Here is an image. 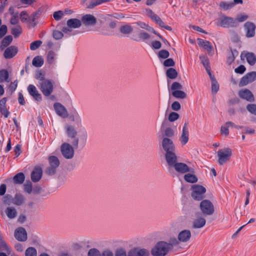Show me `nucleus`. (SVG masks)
Returning a JSON list of instances; mask_svg holds the SVG:
<instances>
[{
    "mask_svg": "<svg viewBox=\"0 0 256 256\" xmlns=\"http://www.w3.org/2000/svg\"><path fill=\"white\" fill-rule=\"evenodd\" d=\"M200 58L204 66L205 67L206 70L208 72V75L212 74L210 72V67L209 66V62L208 58L204 56H200Z\"/></svg>",
    "mask_w": 256,
    "mask_h": 256,
    "instance_id": "40",
    "label": "nucleus"
},
{
    "mask_svg": "<svg viewBox=\"0 0 256 256\" xmlns=\"http://www.w3.org/2000/svg\"><path fill=\"white\" fill-rule=\"evenodd\" d=\"M24 190L26 192H28V194H30L32 192V186L31 182H26L24 185Z\"/></svg>",
    "mask_w": 256,
    "mask_h": 256,
    "instance_id": "54",
    "label": "nucleus"
},
{
    "mask_svg": "<svg viewBox=\"0 0 256 256\" xmlns=\"http://www.w3.org/2000/svg\"><path fill=\"white\" fill-rule=\"evenodd\" d=\"M245 56L247 62L250 64L252 66L256 63V56L252 52H248L246 54Z\"/></svg>",
    "mask_w": 256,
    "mask_h": 256,
    "instance_id": "38",
    "label": "nucleus"
},
{
    "mask_svg": "<svg viewBox=\"0 0 256 256\" xmlns=\"http://www.w3.org/2000/svg\"><path fill=\"white\" fill-rule=\"evenodd\" d=\"M25 256H37V252L35 248L30 247L25 252Z\"/></svg>",
    "mask_w": 256,
    "mask_h": 256,
    "instance_id": "47",
    "label": "nucleus"
},
{
    "mask_svg": "<svg viewBox=\"0 0 256 256\" xmlns=\"http://www.w3.org/2000/svg\"><path fill=\"white\" fill-rule=\"evenodd\" d=\"M24 198L23 196L20 194H16L13 199V204L16 206H20L24 202Z\"/></svg>",
    "mask_w": 256,
    "mask_h": 256,
    "instance_id": "39",
    "label": "nucleus"
},
{
    "mask_svg": "<svg viewBox=\"0 0 256 256\" xmlns=\"http://www.w3.org/2000/svg\"><path fill=\"white\" fill-rule=\"evenodd\" d=\"M230 127H234L238 129L240 128L239 126H236L233 122H228L221 126L220 130V134L227 136L229 134L228 128Z\"/></svg>",
    "mask_w": 256,
    "mask_h": 256,
    "instance_id": "22",
    "label": "nucleus"
},
{
    "mask_svg": "<svg viewBox=\"0 0 256 256\" xmlns=\"http://www.w3.org/2000/svg\"><path fill=\"white\" fill-rule=\"evenodd\" d=\"M6 98H4L0 100V111L5 118H8L10 112L6 108Z\"/></svg>",
    "mask_w": 256,
    "mask_h": 256,
    "instance_id": "33",
    "label": "nucleus"
},
{
    "mask_svg": "<svg viewBox=\"0 0 256 256\" xmlns=\"http://www.w3.org/2000/svg\"><path fill=\"white\" fill-rule=\"evenodd\" d=\"M191 189L192 198L196 200H202L206 192V188L201 185L194 184L192 186Z\"/></svg>",
    "mask_w": 256,
    "mask_h": 256,
    "instance_id": "3",
    "label": "nucleus"
},
{
    "mask_svg": "<svg viewBox=\"0 0 256 256\" xmlns=\"http://www.w3.org/2000/svg\"><path fill=\"white\" fill-rule=\"evenodd\" d=\"M28 91L30 94L36 101H40L42 100L41 94L38 92L36 87L30 84L28 87Z\"/></svg>",
    "mask_w": 256,
    "mask_h": 256,
    "instance_id": "21",
    "label": "nucleus"
},
{
    "mask_svg": "<svg viewBox=\"0 0 256 256\" xmlns=\"http://www.w3.org/2000/svg\"><path fill=\"white\" fill-rule=\"evenodd\" d=\"M164 66L166 67L172 66H174V62L172 58H168L164 62Z\"/></svg>",
    "mask_w": 256,
    "mask_h": 256,
    "instance_id": "63",
    "label": "nucleus"
},
{
    "mask_svg": "<svg viewBox=\"0 0 256 256\" xmlns=\"http://www.w3.org/2000/svg\"><path fill=\"white\" fill-rule=\"evenodd\" d=\"M48 162L50 166L46 170V173L50 176L53 175L60 165L59 160L55 156H50L48 158Z\"/></svg>",
    "mask_w": 256,
    "mask_h": 256,
    "instance_id": "10",
    "label": "nucleus"
},
{
    "mask_svg": "<svg viewBox=\"0 0 256 256\" xmlns=\"http://www.w3.org/2000/svg\"><path fill=\"white\" fill-rule=\"evenodd\" d=\"M162 145L166 153L175 151V146L171 138H164L162 139Z\"/></svg>",
    "mask_w": 256,
    "mask_h": 256,
    "instance_id": "14",
    "label": "nucleus"
},
{
    "mask_svg": "<svg viewBox=\"0 0 256 256\" xmlns=\"http://www.w3.org/2000/svg\"><path fill=\"white\" fill-rule=\"evenodd\" d=\"M56 54L52 51H50L48 54L47 60L49 64H52L54 60Z\"/></svg>",
    "mask_w": 256,
    "mask_h": 256,
    "instance_id": "55",
    "label": "nucleus"
},
{
    "mask_svg": "<svg viewBox=\"0 0 256 256\" xmlns=\"http://www.w3.org/2000/svg\"><path fill=\"white\" fill-rule=\"evenodd\" d=\"M256 80V72H252L247 74L246 76L242 78L241 79L239 86H246L250 82H252Z\"/></svg>",
    "mask_w": 256,
    "mask_h": 256,
    "instance_id": "16",
    "label": "nucleus"
},
{
    "mask_svg": "<svg viewBox=\"0 0 256 256\" xmlns=\"http://www.w3.org/2000/svg\"><path fill=\"white\" fill-rule=\"evenodd\" d=\"M67 26L64 27L62 29L63 32L70 34L73 28H80L82 25V22L78 18H71L66 22Z\"/></svg>",
    "mask_w": 256,
    "mask_h": 256,
    "instance_id": "9",
    "label": "nucleus"
},
{
    "mask_svg": "<svg viewBox=\"0 0 256 256\" xmlns=\"http://www.w3.org/2000/svg\"><path fill=\"white\" fill-rule=\"evenodd\" d=\"M238 52L236 50L231 51V53L228 58V62L229 64H230L234 60L235 57L238 56Z\"/></svg>",
    "mask_w": 256,
    "mask_h": 256,
    "instance_id": "49",
    "label": "nucleus"
},
{
    "mask_svg": "<svg viewBox=\"0 0 256 256\" xmlns=\"http://www.w3.org/2000/svg\"><path fill=\"white\" fill-rule=\"evenodd\" d=\"M210 78L212 81V92L216 94L218 90L219 84L216 81L214 77L212 74L210 75Z\"/></svg>",
    "mask_w": 256,
    "mask_h": 256,
    "instance_id": "37",
    "label": "nucleus"
},
{
    "mask_svg": "<svg viewBox=\"0 0 256 256\" xmlns=\"http://www.w3.org/2000/svg\"><path fill=\"white\" fill-rule=\"evenodd\" d=\"M53 37L56 40H60L64 36V34L62 32L54 30L53 32Z\"/></svg>",
    "mask_w": 256,
    "mask_h": 256,
    "instance_id": "61",
    "label": "nucleus"
},
{
    "mask_svg": "<svg viewBox=\"0 0 256 256\" xmlns=\"http://www.w3.org/2000/svg\"><path fill=\"white\" fill-rule=\"evenodd\" d=\"M175 151L166 153L165 158L170 170L173 168V166L178 162V157L174 152Z\"/></svg>",
    "mask_w": 256,
    "mask_h": 256,
    "instance_id": "12",
    "label": "nucleus"
},
{
    "mask_svg": "<svg viewBox=\"0 0 256 256\" xmlns=\"http://www.w3.org/2000/svg\"><path fill=\"white\" fill-rule=\"evenodd\" d=\"M246 109L251 114L256 115V104H248L246 106Z\"/></svg>",
    "mask_w": 256,
    "mask_h": 256,
    "instance_id": "58",
    "label": "nucleus"
},
{
    "mask_svg": "<svg viewBox=\"0 0 256 256\" xmlns=\"http://www.w3.org/2000/svg\"><path fill=\"white\" fill-rule=\"evenodd\" d=\"M120 32L124 34H129L133 31L132 28L130 25H124L120 28Z\"/></svg>",
    "mask_w": 256,
    "mask_h": 256,
    "instance_id": "43",
    "label": "nucleus"
},
{
    "mask_svg": "<svg viewBox=\"0 0 256 256\" xmlns=\"http://www.w3.org/2000/svg\"><path fill=\"white\" fill-rule=\"evenodd\" d=\"M12 37L11 36H6L2 41L0 46V50H2L8 46L12 42Z\"/></svg>",
    "mask_w": 256,
    "mask_h": 256,
    "instance_id": "36",
    "label": "nucleus"
},
{
    "mask_svg": "<svg viewBox=\"0 0 256 256\" xmlns=\"http://www.w3.org/2000/svg\"><path fill=\"white\" fill-rule=\"evenodd\" d=\"M170 56L169 52L166 50H161L158 52V56L162 58H168Z\"/></svg>",
    "mask_w": 256,
    "mask_h": 256,
    "instance_id": "60",
    "label": "nucleus"
},
{
    "mask_svg": "<svg viewBox=\"0 0 256 256\" xmlns=\"http://www.w3.org/2000/svg\"><path fill=\"white\" fill-rule=\"evenodd\" d=\"M20 18L22 22H28L29 16L25 11L22 12L20 14Z\"/></svg>",
    "mask_w": 256,
    "mask_h": 256,
    "instance_id": "53",
    "label": "nucleus"
},
{
    "mask_svg": "<svg viewBox=\"0 0 256 256\" xmlns=\"http://www.w3.org/2000/svg\"><path fill=\"white\" fill-rule=\"evenodd\" d=\"M175 170L180 174H186L188 172H192V168L189 167L186 164L183 162H177L173 166Z\"/></svg>",
    "mask_w": 256,
    "mask_h": 256,
    "instance_id": "17",
    "label": "nucleus"
},
{
    "mask_svg": "<svg viewBox=\"0 0 256 256\" xmlns=\"http://www.w3.org/2000/svg\"><path fill=\"white\" fill-rule=\"evenodd\" d=\"M40 15V10H37L29 16L28 24L30 27L34 28L36 24V20H38Z\"/></svg>",
    "mask_w": 256,
    "mask_h": 256,
    "instance_id": "28",
    "label": "nucleus"
},
{
    "mask_svg": "<svg viewBox=\"0 0 256 256\" xmlns=\"http://www.w3.org/2000/svg\"><path fill=\"white\" fill-rule=\"evenodd\" d=\"M74 148L68 142L62 144L60 150L62 156L66 159H72L74 156Z\"/></svg>",
    "mask_w": 256,
    "mask_h": 256,
    "instance_id": "7",
    "label": "nucleus"
},
{
    "mask_svg": "<svg viewBox=\"0 0 256 256\" xmlns=\"http://www.w3.org/2000/svg\"><path fill=\"white\" fill-rule=\"evenodd\" d=\"M145 12L148 17L150 18L154 22L161 27L170 31L172 30V28L168 26H166L164 22L162 20L160 17L155 14L152 10L146 9Z\"/></svg>",
    "mask_w": 256,
    "mask_h": 256,
    "instance_id": "6",
    "label": "nucleus"
},
{
    "mask_svg": "<svg viewBox=\"0 0 256 256\" xmlns=\"http://www.w3.org/2000/svg\"><path fill=\"white\" fill-rule=\"evenodd\" d=\"M232 154V150L229 148L218 150V164L220 165H223L230 160Z\"/></svg>",
    "mask_w": 256,
    "mask_h": 256,
    "instance_id": "5",
    "label": "nucleus"
},
{
    "mask_svg": "<svg viewBox=\"0 0 256 256\" xmlns=\"http://www.w3.org/2000/svg\"><path fill=\"white\" fill-rule=\"evenodd\" d=\"M42 44L41 40H36L32 42L30 45V48L32 50H34L38 48Z\"/></svg>",
    "mask_w": 256,
    "mask_h": 256,
    "instance_id": "51",
    "label": "nucleus"
},
{
    "mask_svg": "<svg viewBox=\"0 0 256 256\" xmlns=\"http://www.w3.org/2000/svg\"><path fill=\"white\" fill-rule=\"evenodd\" d=\"M170 251L167 246V242L160 241L158 242L151 250L153 256H165Z\"/></svg>",
    "mask_w": 256,
    "mask_h": 256,
    "instance_id": "1",
    "label": "nucleus"
},
{
    "mask_svg": "<svg viewBox=\"0 0 256 256\" xmlns=\"http://www.w3.org/2000/svg\"><path fill=\"white\" fill-rule=\"evenodd\" d=\"M166 75L170 78L174 79L178 76V72L174 68H170L167 70Z\"/></svg>",
    "mask_w": 256,
    "mask_h": 256,
    "instance_id": "44",
    "label": "nucleus"
},
{
    "mask_svg": "<svg viewBox=\"0 0 256 256\" xmlns=\"http://www.w3.org/2000/svg\"><path fill=\"white\" fill-rule=\"evenodd\" d=\"M38 87L43 94L46 96H49L53 92V84L52 82L48 80L40 82Z\"/></svg>",
    "mask_w": 256,
    "mask_h": 256,
    "instance_id": "8",
    "label": "nucleus"
},
{
    "mask_svg": "<svg viewBox=\"0 0 256 256\" xmlns=\"http://www.w3.org/2000/svg\"><path fill=\"white\" fill-rule=\"evenodd\" d=\"M14 236L19 241H26L27 239V234L25 229L21 227L16 230Z\"/></svg>",
    "mask_w": 256,
    "mask_h": 256,
    "instance_id": "20",
    "label": "nucleus"
},
{
    "mask_svg": "<svg viewBox=\"0 0 256 256\" xmlns=\"http://www.w3.org/2000/svg\"><path fill=\"white\" fill-rule=\"evenodd\" d=\"M189 140V132L187 126V124L185 123L182 128V133L180 140L182 144H186Z\"/></svg>",
    "mask_w": 256,
    "mask_h": 256,
    "instance_id": "24",
    "label": "nucleus"
},
{
    "mask_svg": "<svg viewBox=\"0 0 256 256\" xmlns=\"http://www.w3.org/2000/svg\"><path fill=\"white\" fill-rule=\"evenodd\" d=\"M24 176L22 172H19L14 177V180L16 184H22L24 180Z\"/></svg>",
    "mask_w": 256,
    "mask_h": 256,
    "instance_id": "41",
    "label": "nucleus"
},
{
    "mask_svg": "<svg viewBox=\"0 0 256 256\" xmlns=\"http://www.w3.org/2000/svg\"><path fill=\"white\" fill-rule=\"evenodd\" d=\"M206 224V220L204 216H202L200 212L196 214L195 218L192 224V228L194 229L202 228Z\"/></svg>",
    "mask_w": 256,
    "mask_h": 256,
    "instance_id": "11",
    "label": "nucleus"
},
{
    "mask_svg": "<svg viewBox=\"0 0 256 256\" xmlns=\"http://www.w3.org/2000/svg\"><path fill=\"white\" fill-rule=\"evenodd\" d=\"M88 256H100V254L98 250L92 248L88 251Z\"/></svg>",
    "mask_w": 256,
    "mask_h": 256,
    "instance_id": "62",
    "label": "nucleus"
},
{
    "mask_svg": "<svg viewBox=\"0 0 256 256\" xmlns=\"http://www.w3.org/2000/svg\"><path fill=\"white\" fill-rule=\"evenodd\" d=\"M244 28L246 31V36L248 38L253 37L255 34L256 26L251 22H246L244 24Z\"/></svg>",
    "mask_w": 256,
    "mask_h": 256,
    "instance_id": "26",
    "label": "nucleus"
},
{
    "mask_svg": "<svg viewBox=\"0 0 256 256\" xmlns=\"http://www.w3.org/2000/svg\"><path fill=\"white\" fill-rule=\"evenodd\" d=\"M194 173V172L193 168L192 172H188L187 174L186 173L184 176V180L186 182L190 184L196 183L198 180V178Z\"/></svg>",
    "mask_w": 256,
    "mask_h": 256,
    "instance_id": "29",
    "label": "nucleus"
},
{
    "mask_svg": "<svg viewBox=\"0 0 256 256\" xmlns=\"http://www.w3.org/2000/svg\"><path fill=\"white\" fill-rule=\"evenodd\" d=\"M149 252L146 249L134 248L128 252V256H148Z\"/></svg>",
    "mask_w": 256,
    "mask_h": 256,
    "instance_id": "25",
    "label": "nucleus"
},
{
    "mask_svg": "<svg viewBox=\"0 0 256 256\" xmlns=\"http://www.w3.org/2000/svg\"><path fill=\"white\" fill-rule=\"evenodd\" d=\"M66 135L71 139L70 142L76 148H78L79 139L77 136V132L74 126L71 125H67L66 126Z\"/></svg>",
    "mask_w": 256,
    "mask_h": 256,
    "instance_id": "4",
    "label": "nucleus"
},
{
    "mask_svg": "<svg viewBox=\"0 0 256 256\" xmlns=\"http://www.w3.org/2000/svg\"><path fill=\"white\" fill-rule=\"evenodd\" d=\"M182 88V85L178 82H174L172 86L170 89L172 92L177 91Z\"/></svg>",
    "mask_w": 256,
    "mask_h": 256,
    "instance_id": "52",
    "label": "nucleus"
},
{
    "mask_svg": "<svg viewBox=\"0 0 256 256\" xmlns=\"http://www.w3.org/2000/svg\"><path fill=\"white\" fill-rule=\"evenodd\" d=\"M174 135V132L173 129L170 127H168L164 130L162 133V138H172Z\"/></svg>",
    "mask_w": 256,
    "mask_h": 256,
    "instance_id": "34",
    "label": "nucleus"
},
{
    "mask_svg": "<svg viewBox=\"0 0 256 256\" xmlns=\"http://www.w3.org/2000/svg\"><path fill=\"white\" fill-rule=\"evenodd\" d=\"M114 256H128V254L124 248H119L116 250Z\"/></svg>",
    "mask_w": 256,
    "mask_h": 256,
    "instance_id": "50",
    "label": "nucleus"
},
{
    "mask_svg": "<svg viewBox=\"0 0 256 256\" xmlns=\"http://www.w3.org/2000/svg\"><path fill=\"white\" fill-rule=\"evenodd\" d=\"M64 16V12L62 10L55 12L53 14V17L56 20H60Z\"/></svg>",
    "mask_w": 256,
    "mask_h": 256,
    "instance_id": "56",
    "label": "nucleus"
},
{
    "mask_svg": "<svg viewBox=\"0 0 256 256\" xmlns=\"http://www.w3.org/2000/svg\"><path fill=\"white\" fill-rule=\"evenodd\" d=\"M18 52V48L15 46L8 48L4 52V56L6 58H11Z\"/></svg>",
    "mask_w": 256,
    "mask_h": 256,
    "instance_id": "30",
    "label": "nucleus"
},
{
    "mask_svg": "<svg viewBox=\"0 0 256 256\" xmlns=\"http://www.w3.org/2000/svg\"><path fill=\"white\" fill-rule=\"evenodd\" d=\"M22 32V29L20 27L13 28L12 30V34L15 36H18Z\"/></svg>",
    "mask_w": 256,
    "mask_h": 256,
    "instance_id": "64",
    "label": "nucleus"
},
{
    "mask_svg": "<svg viewBox=\"0 0 256 256\" xmlns=\"http://www.w3.org/2000/svg\"><path fill=\"white\" fill-rule=\"evenodd\" d=\"M6 214L10 219H14L16 218L18 212L14 207H8L6 210Z\"/></svg>",
    "mask_w": 256,
    "mask_h": 256,
    "instance_id": "35",
    "label": "nucleus"
},
{
    "mask_svg": "<svg viewBox=\"0 0 256 256\" xmlns=\"http://www.w3.org/2000/svg\"><path fill=\"white\" fill-rule=\"evenodd\" d=\"M172 95L177 98L184 99L186 97V94L184 92L180 90L172 92Z\"/></svg>",
    "mask_w": 256,
    "mask_h": 256,
    "instance_id": "45",
    "label": "nucleus"
},
{
    "mask_svg": "<svg viewBox=\"0 0 256 256\" xmlns=\"http://www.w3.org/2000/svg\"><path fill=\"white\" fill-rule=\"evenodd\" d=\"M178 236L181 243H186L192 238V232L190 230L186 229L180 231Z\"/></svg>",
    "mask_w": 256,
    "mask_h": 256,
    "instance_id": "18",
    "label": "nucleus"
},
{
    "mask_svg": "<svg viewBox=\"0 0 256 256\" xmlns=\"http://www.w3.org/2000/svg\"><path fill=\"white\" fill-rule=\"evenodd\" d=\"M199 208L202 214L204 216H212L215 212L214 205L208 200H202L200 204Z\"/></svg>",
    "mask_w": 256,
    "mask_h": 256,
    "instance_id": "2",
    "label": "nucleus"
},
{
    "mask_svg": "<svg viewBox=\"0 0 256 256\" xmlns=\"http://www.w3.org/2000/svg\"><path fill=\"white\" fill-rule=\"evenodd\" d=\"M81 22L86 26H94L96 23V18L92 14H86L82 16Z\"/></svg>",
    "mask_w": 256,
    "mask_h": 256,
    "instance_id": "19",
    "label": "nucleus"
},
{
    "mask_svg": "<svg viewBox=\"0 0 256 256\" xmlns=\"http://www.w3.org/2000/svg\"><path fill=\"white\" fill-rule=\"evenodd\" d=\"M198 46L202 47L208 52H210L212 50L213 47L210 42L200 38L198 39Z\"/></svg>",
    "mask_w": 256,
    "mask_h": 256,
    "instance_id": "32",
    "label": "nucleus"
},
{
    "mask_svg": "<svg viewBox=\"0 0 256 256\" xmlns=\"http://www.w3.org/2000/svg\"><path fill=\"white\" fill-rule=\"evenodd\" d=\"M42 169L39 166H36L31 174V178L32 182H37L40 180L42 176Z\"/></svg>",
    "mask_w": 256,
    "mask_h": 256,
    "instance_id": "27",
    "label": "nucleus"
},
{
    "mask_svg": "<svg viewBox=\"0 0 256 256\" xmlns=\"http://www.w3.org/2000/svg\"><path fill=\"white\" fill-rule=\"evenodd\" d=\"M54 108L56 114L62 118H66L68 114L66 108L60 103L56 102L54 104Z\"/></svg>",
    "mask_w": 256,
    "mask_h": 256,
    "instance_id": "15",
    "label": "nucleus"
},
{
    "mask_svg": "<svg viewBox=\"0 0 256 256\" xmlns=\"http://www.w3.org/2000/svg\"><path fill=\"white\" fill-rule=\"evenodd\" d=\"M238 96L246 100L249 102H252L254 100V95L252 92L248 89L240 90L238 92Z\"/></svg>",
    "mask_w": 256,
    "mask_h": 256,
    "instance_id": "23",
    "label": "nucleus"
},
{
    "mask_svg": "<svg viewBox=\"0 0 256 256\" xmlns=\"http://www.w3.org/2000/svg\"><path fill=\"white\" fill-rule=\"evenodd\" d=\"M219 6L220 8L226 10L232 8L234 6V4L232 2H221L219 4Z\"/></svg>",
    "mask_w": 256,
    "mask_h": 256,
    "instance_id": "46",
    "label": "nucleus"
},
{
    "mask_svg": "<svg viewBox=\"0 0 256 256\" xmlns=\"http://www.w3.org/2000/svg\"><path fill=\"white\" fill-rule=\"evenodd\" d=\"M8 78V72L5 70H0V82L6 81Z\"/></svg>",
    "mask_w": 256,
    "mask_h": 256,
    "instance_id": "48",
    "label": "nucleus"
},
{
    "mask_svg": "<svg viewBox=\"0 0 256 256\" xmlns=\"http://www.w3.org/2000/svg\"><path fill=\"white\" fill-rule=\"evenodd\" d=\"M44 64V60L40 56H36L34 58L32 64L36 67H40Z\"/></svg>",
    "mask_w": 256,
    "mask_h": 256,
    "instance_id": "42",
    "label": "nucleus"
},
{
    "mask_svg": "<svg viewBox=\"0 0 256 256\" xmlns=\"http://www.w3.org/2000/svg\"><path fill=\"white\" fill-rule=\"evenodd\" d=\"M218 25L224 28L234 26L236 25V22L232 18L222 16L219 19Z\"/></svg>",
    "mask_w": 256,
    "mask_h": 256,
    "instance_id": "13",
    "label": "nucleus"
},
{
    "mask_svg": "<svg viewBox=\"0 0 256 256\" xmlns=\"http://www.w3.org/2000/svg\"><path fill=\"white\" fill-rule=\"evenodd\" d=\"M181 244L180 242L178 237L171 236L168 242H167V246L170 248V250H172L174 247L178 246Z\"/></svg>",
    "mask_w": 256,
    "mask_h": 256,
    "instance_id": "31",
    "label": "nucleus"
},
{
    "mask_svg": "<svg viewBox=\"0 0 256 256\" xmlns=\"http://www.w3.org/2000/svg\"><path fill=\"white\" fill-rule=\"evenodd\" d=\"M179 118V114L175 112H172L168 116L169 121L172 122L177 120Z\"/></svg>",
    "mask_w": 256,
    "mask_h": 256,
    "instance_id": "57",
    "label": "nucleus"
},
{
    "mask_svg": "<svg viewBox=\"0 0 256 256\" xmlns=\"http://www.w3.org/2000/svg\"><path fill=\"white\" fill-rule=\"evenodd\" d=\"M138 38L140 40H146L150 38V36L147 32H142L138 34Z\"/></svg>",
    "mask_w": 256,
    "mask_h": 256,
    "instance_id": "59",
    "label": "nucleus"
}]
</instances>
